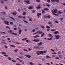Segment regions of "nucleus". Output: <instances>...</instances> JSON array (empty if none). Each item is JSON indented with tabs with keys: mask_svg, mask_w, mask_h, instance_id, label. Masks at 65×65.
Returning a JSON list of instances; mask_svg holds the SVG:
<instances>
[{
	"mask_svg": "<svg viewBox=\"0 0 65 65\" xmlns=\"http://www.w3.org/2000/svg\"><path fill=\"white\" fill-rule=\"evenodd\" d=\"M1 3L2 4H4V1H3L2 0H1L0 1Z\"/></svg>",
	"mask_w": 65,
	"mask_h": 65,
	"instance_id": "obj_27",
	"label": "nucleus"
},
{
	"mask_svg": "<svg viewBox=\"0 0 65 65\" xmlns=\"http://www.w3.org/2000/svg\"><path fill=\"white\" fill-rule=\"evenodd\" d=\"M23 21L24 22H25L26 23H28V22L25 20H23Z\"/></svg>",
	"mask_w": 65,
	"mask_h": 65,
	"instance_id": "obj_40",
	"label": "nucleus"
},
{
	"mask_svg": "<svg viewBox=\"0 0 65 65\" xmlns=\"http://www.w3.org/2000/svg\"><path fill=\"white\" fill-rule=\"evenodd\" d=\"M4 56H5V57H8V55H6V54H5L4 55Z\"/></svg>",
	"mask_w": 65,
	"mask_h": 65,
	"instance_id": "obj_63",
	"label": "nucleus"
},
{
	"mask_svg": "<svg viewBox=\"0 0 65 65\" xmlns=\"http://www.w3.org/2000/svg\"><path fill=\"white\" fill-rule=\"evenodd\" d=\"M1 43H4V44H7L6 43H5L4 42H2V41L1 42Z\"/></svg>",
	"mask_w": 65,
	"mask_h": 65,
	"instance_id": "obj_42",
	"label": "nucleus"
},
{
	"mask_svg": "<svg viewBox=\"0 0 65 65\" xmlns=\"http://www.w3.org/2000/svg\"><path fill=\"white\" fill-rule=\"evenodd\" d=\"M39 53L40 54H41V55H43V51H39Z\"/></svg>",
	"mask_w": 65,
	"mask_h": 65,
	"instance_id": "obj_11",
	"label": "nucleus"
},
{
	"mask_svg": "<svg viewBox=\"0 0 65 65\" xmlns=\"http://www.w3.org/2000/svg\"><path fill=\"white\" fill-rule=\"evenodd\" d=\"M4 22H5V24L7 25H9V22L7 21H4Z\"/></svg>",
	"mask_w": 65,
	"mask_h": 65,
	"instance_id": "obj_4",
	"label": "nucleus"
},
{
	"mask_svg": "<svg viewBox=\"0 0 65 65\" xmlns=\"http://www.w3.org/2000/svg\"><path fill=\"white\" fill-rule=\"evenodd\" d=\"M56 29H51V31H56Z\"/></svg>",
	"mask_w": 65,
	"mask_h": 65,
	"instance_id": "obj_57",
	"label": "nucleus"
},
{
	"mask_svg": "<svg viewBox=\"0 0 65 65\" xmlns=\"http://www.w3.org/2000/svg\"><path fill=\"white\" fill-rule=\"evenodd\" d=\"M55 1H56L57 3H59V0H54Z\"/></svg>",
	"mask_w": 65,
	"mask_h": 65,
	"instance_id": "obj_29",
	"label": "nucleus"
},
{
	"mask_svg": "<svg viewBox=\"0 0 65 65\" xmlns=\"http://www.w3.org/2000/svg\"><path fill=\"white\" fill-rule=\"evenodd\" d=\"M33 8L32 6H29L28 7V9H32Z\"/></svg>",
	"mask_w": 65,
	"mask_h": 65,
	"instance_id": "obj_15",
	"label": "nucleus"
},
{
	"mask_svg": "<svg viewBox=\"0 0 65 65\" xmlns=\"http://www.w3.org/2000/svg\"><path fill=\"white\" fill-rule=\"evenodd\" d=\"M52 13L54 14V15H56V16H57V15H57V14H56L52 12Z\"/></svg>",
	"mask_w": 65,
	"mask_h": 65,
	"instance_id": "obj_33",
	"label": "nucleus"
},
{
	"mask_svg": "<svg viewBox=\"0 0 65 65\" xmlns=\"http://www.w3.org/2000/svg\"><path fill=\"white\" fill-rule=\"evenodd\" d=\"M26 13L25 12H24L23 13V15H26Z\"/></svg>",
	"mask_w": 65,
	"mask_h": 65,
	"instance_id": "obj_24",
	"label": "nucleus"
},
{
	"mask_svg": "<svg viewBox=\"0 0 65 65\" xmlns=\"http://www.w3.org/2000/svg\"><path fill=\"white\" fill-rule=\"evenodd\" d=\"M45 13V11H44V10H42V13Z\"/></svg>",
	"mask_w": 65,
	"mask_h": 65,
	"instance_id": "obj_44",
	"label": "nucleus"
},
{
	"mask_svg": "<svg viewBox=\"0 0 65 65\" xmlns=\"http://www.w3.org/2000/svg\"><path fill=\"white\" fill-rule=\"evenodd\" d=\"M29 21H30V22H31V21H32V20H31V18H29Z\"/></svg>",
	"mask_w": 65,
	"mask_h": 65,
	"instance_id": "obj_43",
	"label": "nucleus"
},
{
	"mask_svg": "<svg viewBox=\"0 0 65 65\" xmlns=\"http://www.w3.org/2000/svg\"><path fill=\"white\" fill-rule=\"evenodd\" d=\"M1 34L3 33L4 34H6V33L4 32H2L1 33Z\"/></svg>",
	"mask_w": 65,
	"mask_h": 65,
	"instance_id": "obj_51",
	"label": "nucleus"
},
{
	"mask_svg": "<svg viewBox=\"0 0 65 65\" xmlns=\"http://www.w3.org/2000/svg\"><path fill=\"white\" fill-rule=\"evenodd\" d=\"M46 5L48 6V7H50V5L48 4H46Z\"/></svg>",
	"mask_w": 65,
	"mask_h": 65,
	"instance_id": "obj_28",
	"label": "nucleus"
},
{
	"mask_svg": "<svg viewBox=\"0 0 65 65\" xmlns=\"http://www.w3.org/2000/svg\"><path fill=\"white\" fill-rule=\"evenodd\" d=\"M55 23H57V24H58V23H59V22H58V21H55Z\"/></svg>",
	"mask_w": 65,
	"mask_h": 65,
	"instance_id": "obj_49",
	"label": "nucleus"
},
{
	"mask_svg": "<svg viewBox=\"0 0 65 65\" xmlns=\"http://www.w3.org/2000/svg\"><path fill=\"white\" fill-rule=\"evenodd\" d=\"M29 41L28 40H26L25 41V42H27V43H28V42H29Z\"/></svg>",
	"mask_w": 65,
	"mask_h": 65,
	"instance_id": "obj_47",
	"label": "nucleus"
},
{
	"mask_svg": "<svg viewBox=\"0 0 65 65\" xmlns=\"http://www.w3.org/2000/svg\"><path fill=\"white\" fill-rule=\"evenodd\" d=\"M8 59L9 60H11V58H10V57H8Z\"/></svg>",
	"mask_w": 65,
	"mask_h": 65,
	"instance_id": "obj_50",
	"label": "nucleus"
},
{
	"mask_svg": "<svg viewBox=\"0 0 65 65\" xmlns=\"http://www.w3.org/2000/svg\"><path fill=\"white\" fill-rule=\"evenodd\" d=\"M25 56L27 57H28V58H30L31 57V56L29 55L28 54H27L26 55H25Z\"/></svg>",
	"mask_w": 65,
	"mask_h": 65,
	"instance_id": "obj_7",
	"label": "nucleus"
},
{
	"mask_svg": "<svg viewBox=\"0 0 65 65\" xmlns=\"http://www.w3.org/2000/svg\"><path fill=\"white\" fill-rule=\"evenodd\" d=\"M55 36L56 37L55 38L56 39H58L61 37L59 35H55Z\"/></svg>",
	"mask_w": 65,
	"mask_h": 65,
	"instance_id": "obj_2",
	"label": "nucleus"
},
{
	"mask_svg": "<svg viewBox=\"0 0 65 65\" xmlns=\"http://www.w3.org/2000/svg\"><path fill=\"white\" fill-rule=\"evenodd\" d=\"M23 21L24 22H25L26 23H28V22L25 20H23Z\"/></svg>",
	"mask_w": 65,
	"mask_h": 65,
	"instance_id": "obj_39",
	"label": "nucleus"
},
{
	"mask_svg": "<svg viewBox=\"0 0 65 65\" xmlns=\"http://www.w3.org/2000/svg\"><path fill=\"white\" fill-rule=\"evenodd\" d=\"M38 34H42V32L40 31H38Z\"/></svg>",
	"mask_w": 65,
	"mask_h": 65,
	"instance_id": "obj_10",
	"label": "nucleus"
},
{
	"mask_svg": "<svg viewBox=\"0 0 65 65\" xmlns=\"http://www.w3.org/2000/svg\"><path fill=\"white\" fill-rule=\"evenodd\" d=\"M47 0V2H48V3H50V0Z\"/></svg>",
	"mask_w": 65,
	"mask_h": 65,
	"instance_id": "obj_64",
	"label": "nucleus"
},
{
	"mask_svg": "<svg viewBox=\"0 0 65 65\" xmlns=\"http://www.w3.org/2000/svg\"><path fill=\"white\" fill-rule=\"evenodd\" d=\"M32 41H35V42H39V40L35 39L32 40Z\"/></svg>",
	"mask_w": 65,
	"mask_h": 65,
	"instance_id": "obj_5",
	"label": "nucleus"
},
{
	"mask_svg": "<svg viewBox=\"0 0 65 65\" xmlns=\"http://www.w3.org/2000/svg\"><path fill=\"white\" fill-rule=\"evenodd\" d=\"M13 29L14 30H15V31H16V30H17V29L15 28H13Z\"/></svg>",
	"mask_w": 65,
	"mask_h": 65,
	"instance_id": "obj_55",
	"label": "nucleus"
},
{
	"mask_svg": "<svg viewBox=\"0 0 65 65\" xmlns=\"http://www.w3.org/2000/svg\"><path fill=\"white\" fill-rule=\"evenodd\" d=\"M10 24L11 25H13V22H10Z\"/></svg>",
	"mask_w": 65,
	"mask_h": 65,
	"instance_id": "obj_54",
	"label": "nucleus"
},
{
	"mask_svg": "<svg viewBox=\"0 0 65 65\" xmlns=\"http://www.w3.org/2000/svg\"><path fill=\"white\" fill-rule=\"evenodd\" d=\"M39 51H37V55H39Z\"/></svg>",
	"mask_w": 65,
	"mask_h": 65,
	"instance_id": "obj_22",
	"label": "nucleus"
},
{
	"mask_svg": "<svg viewBox=\"0 0 65 65\" xmlns=\"http://www.w3.org/2000/svg\"><path fill=\"white\" fill-rule=\"evenodd\" d=\"M8 33H11L12 34H13V35H17V34L15 33L12 32H13V31L10 29L9 30H8Z\"/></svg>",
	"mask_w": 65,
	"mask_h": 65,
	"instance_id": "obj_1",
	"label": "nucleus"
},
{
	"mask_svg": "<svg viewBox=\"0 0 65 65\" xmlns=\"http://www.w3.org/2000/svg\"><path fill=\"white\" fill-rule=\"evenodd\" d=\"M20 55H23V53L20 52Z\"/></svg>",
	"mask_w": 65,
	"mask_h": 65,
	"instance_id": "obj_62",
	"label": "nucleus"
},
{
	"mask_svg": "<svg viewBox=\"0 0 65 65\" xmlns=\"http://www.w3.org/2000/svg\"><path fill=\"white\" fill-rule=\"evenodd\" d=\"M41 27L42 29H44V26H41Z\"/></svg>",
	"mask_w": 65,
	"mask_h": 65,
	"instance_id": "obj_37",
	"label": "nucleus"
},
{
	"mask_svg": "<svg viewBox=\"0 0 65 65\" xmlns=\"http://www.w3.org/2000/svg\"><path fill=\"white\" fill-rule=\"evenodd\" d=\"M57 12V9H55L54 11V13H56Z\"/></svg>",
	"mask_w": 65,
	"mask_h": 65,
	"instance_id": "obj_13",
	"label": "nucleus"
},
{
	"mask_svg": "<svg viewBox=\"0 0 65 65\" xmlns=\"http://www.w3.org/2000/svg\"><path fill=\"white\" fill-rule=\"evenodd\" d=\"M10 46L11 47H15V46L13 45H10Z\"/></svg>",
	"mask_w": 65,
	"mask_h": 65,
	"instance_id": "obj_45",
	"label": "nucleus"
},
{
	"mask_svg": "<svg viewBox=\"0 0 65 65\" xmlns=\"http://www.w3.org/2000/svg\"><path fill=\"white\" fill-rule=\"evenodd\" d=\"M16 65H22V64L19 63H17L16 64Z\"/></svg>",
	"mask_w": 65,
	"mask_h": 65,
	"instance_id": "obj_56",
	"label": "nucleus"
},
{
	"mask_svg": "<svg viewBox=\"0 0 65 65\" xmlns=\"http://www.w3.org/2000/svg\"><path fill=\"white\" fill-rule=\"evenodd\" d=\"M47 40H52V38L47 39Z\"/></svg>",
	"mask_w": 65,
	"mask_h": 65,
	"instance_id": "obj_52",
	"label": "nucleus"
},
{
	"mask_svg": "<svg viewBox=\"0 0 65 65\" xmlns=\"http://www.w3.org/2000/svg\"><path fill=\"white\" fill-rule=\"evenodd\" d=\"M44 10H47V11H48L49 10V9L48 8H45L44 9Z\"/></svg>",
	"mask_w": 65,
	"mask_h": 65,
	"instance_id": "obj_20",
	"label": "nucleus"
},
{
	"mask_svg": "<svg viewBox=\"0 0 65 65\" xmlns=\"http://www.w3.org/2000/svg\"><path fill=\"white\" fill-rule=\"evenodd\" d=\"M27 40V38H24V39H22V40H23V41H25V40Z\"/></svg>",
	"mask_w": 65,
	"mask_h": 65,
	"instance_id": "obj_31",
	"label": "nucleus"
},
{
	"mask_svg": "<svg viewBox=\"0 0 65 65\" xmlns=\"http://www.w3.org/2000/svg\"><path fill=\"white\" fill-rule=\"evenodd\" d=\"M62 13V12H61L60 11H58V13L59 14H61Z\"/></svg>",
	"mask_w": 65,
	"mask_h": 65,
	"instance_id": "obj_30",
	"label": "nucleus"
},
{
	"mask_svg": "<svg viewBox=\"0 0 65 65\" xmlns=\"http://www.w3.org/2000/svg\"><path fill=\"white\" fill-rule=\"evenodd\" d=\"M34 47L35 48H36L37 49H38V48H39V47L37 46H34Z\"/></svg>",
	"mask_w": 65,
	"mask_h": 65,
	"instance_id": "obj_8",
	"label": "nucleus"
},
{
	"mask_svg": "<svg viewBox=\"0 0 65 65\" xmlns=\"http://www.w3.org/2000/svg\"><path fill=\"white\" fill-rule=\"evenodd\" d=\"M48 36L49 37H50L51 38H53V35H52L51 34H49L48 35Z\"/></svg>",
	"mask_w": 65,
	"mask_h": 65,
	"instance_id": "obj_12",
	"label": "nucleus"
},
{
	"mask_svg": "<svg viewBox=\"0 0 65 65\" xmlns=\"http://www.w3.org/2000/svg\"><path fill=\"white\" fill-rule=\"evenodd\" d=\"M19 31H19V34H20L22 33V30L21 29H19Z\"/></svg>",
	"mask_w": 65,
	"mask_h": 65,
	"instance_id": "obj_18",
	"label": "nucleus"
},
{
	"mask_svg": "<svg viewBox=\"0 0 65 65\" xmlns=\"http://www.w3.org/2000/svg\"><path fill=\"white\" fill-rule=\"evenodd\" d=\"M18 17L19 18V19H22V18H23V17L21 15L19 16Z\"/></svg>",
	"mask_w": 65,
	"mask_h": 65,
	"instance_id": "obj_21",
	"label": "nucleus"
},
{
	"mask_svg": "<svg viewBox=\"0 0 65 65\" xmlns=\"http://www.w3.org/2000/svg\"><path fill=\"white\" fill-rule=\"evenodd\" d=\"M46 28H49V29H50V28H51V27L49 26H46Z\"/></svg>",
	"mask_w": 65,
	"mask_h": 65,
	"instance_id": "obj_38",
	"label": "nucleus"
},
{
	"mask_svg": "<svg viewBox=\"0 0 65 65\" xmlns=\"http://www.w3.org/2000/svg\"><path fill=\"white\" fill-rule=\"evenodd\" d=\"M29 64H30V65H34V64H33V63H32V62H30L29 63Z\"/></svg>",
	"mask_w": 65,
	"mask_h": 65,
	"instance_id": "obj_32",
	"label": "nucleus"
},
{
	"mask_svg": "<svg viewBox=\"0 0 65 65\" xmlns=\"http://www.w3.org/2000/svg\"><path fill=\"white\" fill-rule=\"evenodd\" d=\"M61 52L60 51H59L58 52V54L60 55V54H61Z\"/></svg>",
	"mask_w": 65,
	"mask_h": 65,
	"instance_id": "obj_35",
	"label": "nucleus"
},
{
	"mask_svg": "<svg viewBox=\"0 0 65 65\" xmlns=\"http://www.w3.org/2000/svg\"><path fill=\"white\" fill-rule=\"evenodd\" d=\"M23 50L24 51H25V52H28V51L26 49H23Z\"/></svg>",
	"mask_w": 65,
	"mask_h": 65,
	"instance_id": "obj_36",
	"label": "nucleus"
},
{
	"mask_svg": "<svg viewBox=\"0 0 65 65\" xmlns=\"http://www.w3.org/2000/svg\"><path fill=\"white\" fill-rule=\"evenodd\" d=\"M59 58H61V59H62V57L61 56V55H59Z\"/></svg>",
	"mask_w": 65,
	"mask_h": 65,
	"instance_id": "obj_46",
	"label": "nucleus"
},
{
	"mask_svg": "<svg viewBox=\"0 0 65 65\" xmlns=\"http://www.w3.org/2000/svg\"><path fill=\"white\" fill-rule=\"evenodd\" d=\"M59 31H55L54 32V34H58L59 33Z\"/></svg>",
	"mask_w": 65,
	"mask_h": 65,
	"instance_id": "obj_17",
	"label": "nucleus"
},
{
	"mask_svg": "<svg viewBox=\"0 0 65 65\" xmlns=\"http://www.w3.org/2000/svg\"><path fill=\"white\" fill-rule=\"evenodd\" d=\"M1 13H4V14H6V13H5V12H1Z\"/></svg>",
	"mask_w": 65,
	"mask_h": 65,
	"instance_id": "obj_61",
	"label": "nucleus"
},
{
	"mask_svg": "<svg viewBox=\"0 0 65 65\" xmlns=\"http://www.w3.org/2000/svg\"><path fill=\"white\" fill-rule=\"evenodd\" d=\"M18 51V49L15 50H14V51L15 52H17Z\"/></svg>",
	"mask_w": 65,
	"mask_h": 65,
	"instance_id": "obj_34",
	"label": "nucleus"
},
{
	"mask_svg": "<svg viewBox=\"0 0 65 65\" xmlns=\"http://www.w3.org/2000/svg\"><path fill=\"white\" fill-rule=\"evenodd\" d=\"M41 13H37V16L39 17V18L40 17V16L39 15H41Z\"/></svg>",
	"mask_w": 65,
	"mask_h": 65,
	"instance_id": "obj_9",
	"label": "nucleus"
},
{
	"mask_svg": "<svg viewBox=\"0 0 65 65\" xmlns=\"http://www.w3.org/2000/svg\"><path fill=\"white\" fill-rule=\"evenodd\" d=\"M1 53L3 54H6V53L3 52H2Z\"/></svg>",
	"mask_w": 65,
	"mask_h": 65,
	"instance_id": "obj_60",
	"label": "nucleus"
},
{
	"mask_svg": "<svg viewBox=\"0 0 65 65\" xmlns=\"http://www.w3.org/2000/svg\"><path fill=\"white\" fill-rule=\"evenodd\" d=\"M36 1L37 2H40V1L39 0H36Z\"/></svg>",
	"mask_w": 65,
	"mask_h": 65,
	"instance_id": "obj_48",
	"label": "nucleus"
},
{
	"mask_svg": "<svg viewBox=\"0 0 65 65\" xmlns=\"http://www.w3.org/2000/svg\"><path fill=\"white\" fill-rule=\"evenodd\" d=\"M45 35V34H44V33H43L41 35V37H42L43 36H44Z\"/></svg>",
	"mask_w": 65,
	"mask_h": 65,
	"instance_id": "obj_25",
	"label": "nucleus"
},
{
	"mask_svg": "<svg viewBox=\"0 0 65 65\" xmlns=\"http://www.w3.org/2000/svg\"><path fill=\"white\" fill-rule=\"evenodd\" d=\"M35 31V29H34L33 30H32V31L33 32H34Z\"/></svg>",
	"mask_w": 65,
	"mask_h": 65,
	"instance_id": "obj_58",
	"label": "nucleus"
},
{
	"mask_svg": "<svg viewBox=\"0 0 65 65\" xmlns=\"http://www.w3.org/2000/svg\"><path fill=\"white\" fill-rule=\"evenodd\" d=\"M12 62H16V61L14 60H12Z\"/></svg>",
	"mask_w": 65,
	"mask_h": 65,
	"instance_id": "obj_59",
	"label": "nucleus"
},
{
	"mask_svg": "<svg viewBox=\"0 0 65 65\" xmlns=\"http://www.w3.org/2000/svg\"><path fill=\"white\" fill-rule=\"evenodd\" d=\"M10 18H11V19L13 20V21H15V19H14V18H13L12 17H10Z\"/></svg>",
	"mask_w": 65,
	"mask_h": 65,
	"instance_id": "obj_23",
	"label": "nucleus"
},
{
	"mask_svg": "<svg viewBox=\"0 0 65 65\" xmlns=\"http://www.w3.org/2000/svg\"><path fill=\"white\" fill-rule=\"evenodd\" d=\"M46 17L48 18H51V16L50 15H48Z\"/></svg>",
	"mask_w": 65,
	"mask_h": 65,
	"instance_id": "obj_41",
	"label": "nucleus"
},
{
	"mask_svg": "<svg viewBox=\"0 0 65 65\" xmlns=\"http://www.w3.org/2000/svg\"><path fill=\"white\" fill-rule=\"evenodd\" d=\"M41 8V7L40 6H38L36 7L37 9H40Z\"/></svg>",
	"mask_w": 65,
	"mask_h": 65,
	"instance_id": "obj_26",
	"label": "nucleus"
},
{
	"mask_svg": "<svg viewBox=\"0 0 65 65\" xmlns=\"http://www.w3.org/2000/svg\"><path fill=\"white\" fill-rule=\"evenodd\" d=\"M42 44H43L42 42H41L38 44V45L41 46V45H42Z\"/></svg>",
	"mask_w": 65,
	"mask_h": 65,
	"instance_id": "obj_6",
	"label": "nucleus"
},
{
	"mask_svg": "<svg viewBox=\"0 0 65 65\" xmlns=\"http://www.w3.org/2000/svg\"><path fill=\"white\" fill-rule=\"evenodd\" d=\"M46 58H51V57H50V56H48V55H46Z\"/></svg>",
	"mask_w": 65,
	"mask_h": 65,
	"instance_id": "obj_19",
	"label": "nucleus"
},
{
	"mask_svg": "<svg viewBox=\"0 0 65 65\" xmlns=\"http://www.w3.org/2000/svg\"><path fill=\"white\" fill-rule=\"evenodd\" d=\"M46 52H47V51H43V53H46Z\"/></svg>",
	"mask_w": 65,
	"mask_h": 65,
	"instance_id": "obj_53",
	"label": "nucleus"
},
{
	"mask_svg": "<svg viewBox=\"0 0 65 65\" xmlns=\"http://www.w3.org/2000/svg\"><path fill=\"white\" fill-rule=\"evenodd\" d=\"M33 37L34 38H37V37H39V35H36L35 36H34Z\"/></svg>",
	"mask_w": 65,
	"mask_h": 65,
	"instance_id": "obj_16",
	"label": "nucleus"
},
{
	"mask_svg": "<svg viewBox=\"0 0 65 65\" xmlns=\"http://www.w3.org/2000/svg\"><path fill=\"white\" fill-rule=\"evenodd\" d=\"M11 14H13V15H16L17 14L15 12H12Z\"/></svg>",
	"mask_w": 65,
	"mask_h": 65,
	"instance_id": "obj_14",
	"label": "nucleus"
},
{
	"mask_svg": "<svg viewBox=\"0 0 65 65\" xmlns=\"http://www.w3.org/2000/svg\"><path fill=\"white\" fill-rule=\"evenodd\" d=\"M24 1L25 2H26V3L28 4H30V3L29 1L30 0H24Z\"/></svg>",
	"mask_w": 65,
	"mask_h": 65,
	"instance_id": "obj_3",
	"label": "nucleus"
}]
</instances>
